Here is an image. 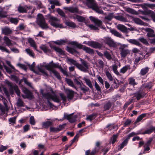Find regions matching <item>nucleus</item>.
Wrapping results in <instances>:
<instances>
[{"instance_id":"obj_1","label":"nucleus","mask_w":155,"mask_h":155,"mask_svg":"<svg viewBox=\"0 0 155 155\" xmlns=\"http://www.w3.org/2000/svg\"><path fill=\"white\" fill-rule=\"evenodd\" d=\"M68 60L73 64L75 66L78 68L81 71L85 72H87L88 71V70L89 69V63L86 61L80 58V61L82 64V65L77 62L75 60L71 58H68Z\"/></svg>"},{"instance_id":"obj_2","label":"nucleus","mask_w":155,"mask_h":155,"mask_svg":"<svg viewBox=\"0 0 155 155\" xmlns=\"http://www.w3.org/2000/svg\"><path fill=\"white\" fill-rule=\"evenodd\" d=\"M68 60L73 64L75 66L78 68L81 71L85 72H87L88 71V70L89 69V63L86 61L80 58V61L82 64V65L77 62L75 60L71 58H68Z\"/></svg>"},{"instance_id":"obj_3","label":"nucleus","mask_w":155,"mask_h":155,"mask_svg":"<svg viewBox=\"0 0 155 155\" xmlns=\"http://www.w3.org/2000/svg\"><path fill=\"white\" fill-rule=\"evenodd\" d=\"M42 94L44 98L47 99V104L51 107L54 106V104L50 102V100L51 99L56 103H59L61 101L59 97L55 94L53 95L50 94L49 92L46 93L42 92Z\"/></svg>"},{"instance_id":"obj_4","label":"nucleus","mask_w":155,"mask_h":155,"mask_svg":"<svg viewBox=\"0 0 155 155\" xmlns=\"http://www.w3.org/2000/svg\"><path fill=\"white\" fill-rule=\"evenodd\" d=\"M37 24L42 28H48V27L46 23L45 18L42 14L39 13L37 15Z\"/></svg>"},{"instance_id":"obj_5","label":"nucleus","mask_w":155,"mask_h":155,"mask_svg":"<svg viewBox=\"0 0 155 155\" xmlns=\"http://www.w3.org/2000/svg\"><path fill=\"white\" fill-rule=\"evenodd\" d=\"M47 69L48 70H51L52 68H57L61 69V70L64 74L65 71L61 68L60 65H59V63H53V61H52L49 64L47 65L46 66Z\"/></svg>"},{"instance_id":"obj_6","label":"nucleus","mask_w":155,"mask_h":155,"mask_svg":"<svg viewBox=\"0 0 155 155\" xmlns=\"http://www.w3.org/2000/svg\"><path fill=\"white\" fill-rule=\"evenodd\" d=\"M73 113L68 115L64 114V119H67L68 121L71 123H73L75 122L76 121V118H77L76 115L73 116Z\"/></svg>"},{"instance_id":"obj_7","label":"nucleus","mask_w":155,"mask_h":155,"mask_svg":"<svg viewBox=\"0 0 155 155\" xmlns=\"http://www.w3.org/2000/svg\"><path fill=\"white\" fill-rule=\"evenodd\" d=\"M7 84L10 87V90L11 92H12V93L13 92V89L16 94L18 96L20 95V92L18 88V87L17 85L15 84V85L13 86L12 83L10 82H8L7 83Z\"/></svg>"},{"instance_id":"obj_8","label":"nucleus","mask_w":155,"mask_h":155,"mask_svg":"<svg viewBox=\"0 0 155 155\" xmlns=\"http://www.w3.org/2000/svg\"><path fill=\"white\" fill-rule=\"evenodd\" d=\"M134 97H135L137 101L139 100L140 99L143 98L146 95V94L143 90H139L136 92L134 94Z\"/></svg>"},{"instance_id":"obj_9","label":"nucleus","mask_w":155,"mask_h":155,"mask_svg":"<svg viewBox=\"0 0 155 155\" xmlns=\"http://www.w3.org/2000/svg\"><path fill=\"white\" fill-rule=\"evenodd\" d=\"M22 91L25 95V97H24V95H22V97L24 98H32L33 96L31 92L28 89L25 87H23L22 88Z\"/></svg>"},{"instance_id":"obj_10","label":"nucleus","mask_w":155,"mask_h":155,"mask_svg":"<svg viewBox=\"0 0 155 155\" xmlns=\"http://www.w3.org/2000/svg\"><path fill=\"white\" fill-rule=\"evenodd\" d=\"M65 125V124H63L62 125H59L58 127H51L49 130L50 131V132L58 133L64 128V125Z\"/></svg>"},{"instance_id":"obj_11","label":"nucleus","mask_w":155,"mask_h":155,"mask_svg":"<svg viewBox=\"0 0 155 155\" xmlns=\"http://www.w3.org/2000/svg\"><path fill=\"white\" fill-rule=\"evenodd\" d=\"M142 29L147 32V36L148 38H153L155 37V34L154 31L152 29L147 28H142Z\"/></svg>"},{"instance_id":"obj_12","label":"nucleus","mask_w":155,"mask_h":155,"mask_svg":"<svg viewBox=\"0 0 155 155\" xmlns=\"http://www.w3.org/2000/svg\"><path fill=\"white\" fill-rule=\"evenodd\" d=\"M90 19L95 24V25L100 27L102 25V22L100 20L92 16L89 17Z\"/></svg>"},{"instance_id":"obj_13","label":"nucleus","mask_w":155,"mask_h":155,"mask_svg":"<svg viewBox=\"0 0 155 155\" xmlns=\"http://www.w3.org/2000/svg\"><path fill=\"white\" fill-rule=\"evenodd\" d=\"M32 7L31 6H28L25 5V7H23L21 6H19L18 8V11L20 13H25L27 12V9H31Z\"/></svg>"},{"instance_id":"obj_14","label":"nucleus","mask_w":155,"mask_h":155,"mask_svg":"<svg viewBox=\"0 0 155 155\" xmlns=\"http://www.w3.org/2000/svg\"><path fill=\"white\" fill-rule=\"evenodd\" d=\"M153 137L149 138V140L145 143L143 146L144 151H149L150 150V146L151 145V142L153 141Z\"/></svg>"},{"instance_id":"obj_15","label":"nucleus","mask_w":155,"mask_h":155,"mask_svg":"<svg viewBox=\"0 0 155 155\" xmlns=\"http://www.w3.org/2000/svg\"><path fill=\"white\" fill-rule=\"evenodd\" d=\"M89 45L95 48H101L102 45L100 43L94 41H91L89 42Z\"/></svg>"},{"instance_id":"obj_16","label":"nucleus","mask_w":155,"mask_h":155,"mask_svg":"<svg viewBox=\"0 0 155 155\" xmlns=\"http://www.w3.org/2000/svg\"><path fill=\"white\" fill-rule=\"evenodd\" d=\"M46 17L49 19V21L51 25L53 23H55V21H58V19L57 18L52 16L50 14L47 15L46 16Z\"/></svg>"},{"instance_id":"obj_17","label":"nucleus","mask_w":155,"mask_h":155,"mask_svg":"<svg viewBox=\"0 0 155 155\" xmlns=\"http://www.w3.org/2000/svg\"><path fill=\"white\" fill-rule=\"evenodd\" d=\"M86 5L89 8H93L96 5L94 0H86Z\"/></svg>"},{"instance_id":"obj_18","label":"nucleus","mask_w":155,"mask_h":155,"mask_svg":"<svg viewBox=\"0 0 155 155\" xmlns=\"http://www.w3.org/2000/svg\"><path fill=\"white\" fill-rule=\"evenodd\" d=\"M65 92L67 95V97L69 99H72L74 97V91L68 89H66Z\"/></svg>"},{"instance_id":"obj_19","label":"nucleus","mask_w":155,"mask_h":155,"mask_svg":"<svg viewBox=\"0 0 155 155\" xmlns=\"http://www.w3.org/2000/svg\"><path fill=\"white\" fill-rule=\"evenodd\" d=\"M105 42L110 47H115L117 46L116 44L110 38H107Z\"/></svg>"},{"instance_id":"obj_20","label":"nucleus","mask_w":155,"mask_h":155,"mask_svg":"<svg viewBox=\"0 0 155 155\" xmlns=\"http://www.w3.org/2000/svg\"><path fill=\"white\" fill-rule=\"evenodd\" d=\"M51 47L53 48L56 52H58L59 54L62 55H65V51L61 48L54 46H51Z\"/></svg>"},{"instance_id":"obj_21","label":"nucleus","mask_w":155,"mask_h":155,"mask_svg":"<svg viewBox=\"0 0 155 155\" xmlns=\"http://www.w3.org/2000/svg\"><path fill=\"white\" fill-rule=\"evenodd\" d=\"M66 50L68 52L74 55L75 54H79V52L74 48L67 46Z\"/></svg>"},{"instance_id":"obj_22","label":"nucleus","mask_w":155,"mask_h":155,"mask_svg":"<svg viewBox=\"0 0 155 155\" xmlns=\"http://www.w3.org/2000/svg\"><path fill=\"white\" fill-rule=\"evenodd\" d=\"M70 44L72 45L75 46L79 49H83V48L84 46L80 43H78L76 41H71Z\"/></svg>"},{"instance_id":"obj_23","label":"nucleus","mask_w":155,"mask_h":155,"mask_svg":"<svg viewBox=\"0 0 155 155\" xmlns=\"http://www.w3.org/2000/svg\"><path fill=\"white\" fill-rule=\"evenodd\" d=\"M117 28L118 29L123 32L127 33V32L128 29L127 27L123 25H119L117 26Z\"/></svg>"},{"instance_id":"obj_24","label":"nucleus","mask_w":155,"mask_h":155,"mask_svg":"<svg viewBox=\"0 0 155 155\" xmlns=\"http://www.w3.org/2000/svg\"><path fill=\"white\" fill-rule=\"evenodd\" d=\"M128 41L130 43L141 47L142 45L138 41L134 39H130Z\"/></svg>"},{"instance_id":"obj_25","label":"nucleus","mask_w":155,"mask_h":155,"mask_svg":"<svg viewBox=\"0 0 155 155\" xmlns=\"http://www.w3.org/2000/svg\"><path fill=\"white\" fill-rule=\"evenodd\" d=\"M28 43L30 44L31 46L34 49L37 50V46L35 41L31 38H29L28 39Z\"/></svg>"},{"instance_id":"obj_26","label":"nucleus","mask_w":155,"mask_h":155,"mask_svg":"<svg viewBox=\"0 0 155 155\" xmlns=\"http://www.w3.org/2000/svg\"><path fill=\"white\" fill-rule=\"evenodd\" d=\"M124 48V47H121L120 48V49H121L122 50L120 52L121 56L122 58H125L128 52V51L127 50L125 49Z\"/></svg>"},{"instance_id":"obj_27","label":"nucleus","mask_w":155,"mask_h":155,"mask_svg":"<svg viewBox=\"0 0 155 155\" xmlns=\"http://www.w3.org/2000/svg\"><path fill=\"white\" fill-rule=\"evenodd\" d=\"M52 125V122L49 121L43 122L42 124L43 127L45 128H48L49 127L51 126Z\"/></svg>"},{"instance_id":"obj_28","label":"nucleus","mask_w":155,"mask_h":155,"mask_svg":"<svg viewBox=\"0 0 155 155\" xmlns=\"http://www.w3.org/2000/svg\"><path fill=\"white\" fill-rule=\"evenodd\" d=\"M145 12L146 14H149L153 21L155 22V13L154 12L149 10L145 11Z\"/></svg>"},{"instance_id":"obj_29","label":"nucleus","mask_w":155,"mask_h":155,"mask_svg":"<svg viewBox=\"0 0 155 155\" xmlns=\"http://www.w3.org/2000/svg\"><path fill=\"white\" fill-rule=\"evenodd\" d=\"M149 115V114L147 113H143L139 115L137 118L135 123H137L140 121L143 118L146 117L147 115Z\"/></svg>"},{"instance_id":"obj_30","label":"nucleus","mask_w":155,"mask_h":155,"mask_svg":"<svg viewBox=\"0 0 155 155\" xmlns=\"http://www.w3.org/2000/svg\"><path fill=\"white\" fill-rule=\"evenodd\" d=\"M83 49L86 52L90 54H93L94 53V51L93 49L84 46L83 48Z\"/></svg>"},{"instance_id":"obj_31","label":"nucleus","mask_w":155,"mask_h":155,"mask_svg":"<svg viewBox=\"0 0 155 155\" xmlns=\"http://www.w3.org/2000/svg\"><path fill=\"white\" fill-rule=\"evenodd\" d=\"M129 140L126 138L125 140L120 144V147H119L118 150L119 151L121 150L124 147L126 146L128 141Z\"/></svg>"},{"instance_id":"obj_32","label":"nucleus","mask_w":155,"mask_h":155,"mask_svg":"<svg viewBox=\"0 0 155 155\" xmlns=\"http://www.w3.org/2000/svg\"><path fill=\"white\" fill-rule=\"evenodd\" d=\"M149 69V68L148 67H146L144 68H142L140 70V74L141 76L145 75L148 72Z\"/></svg>"},{"instance_id":"obj_33","label":"nucleus","mask_w":155,"mask_h":155,"mask_svg":"<svg viewBox=\"0 0 155 155\" xmlns=\"http://www.w3.org/2000/svg\"><path fill=\"white\" fill-rule=\"evenodd\" d=\"M133 21L136 24L140 25H144L145 23L140 18H134Z\"/></svg>"},{"instance_id":"obj_34","label":"nucleus","mask_w":155,"mask_h":155,"mask_svg":"<svg viewBox=\"0 0 155 155\" xmlns=\"http://www.w3.org/2000/svg\"><path fill=\"white\" fill-rule=\"evenodd\" d=\"M75 17H73L74 19H77L78 21L80 22H83L85 21V18L81 16L78 15H75Z\"/></svg>"},{"instance_id":"obj_35","label":"nucleus","mask_w":155,"mask_h":155,"mask_svg":"<svg viewBox=\"0 0 155 155\" xmlns=\"http://www.w3.org/2000/svg\"><path fill=\"white\" fill-rule=\"evenodd\" d=\"M84 80L86 84L89 86V87L93 91L94 89L93 87L91 82L90 80L85 78H84Z\"/></svg>"},{"instance_id":"obj_36","label":"nucleus","mask_w":155,"mask_h":155,"mask_svg":"<svg viewBox=\"0 0 155 155\" xmlns=\"http://www.w3.org/2000/svg\"><path fill=\"white\" fill-rule=\"evenodd\" d=\"M2 32L5 35H7L8 34H11L12 32V31L10 28L6 27L5 28L2 30Z\"/></svg>"},{"instance_id":"obj_37","label":"nucleus","mask_w":155,"mask_h":155,"mask_svg":"<svg viewBox=\"0 0 155 155\" xmlns=\"http://www.w3.org/2000/svg\"><path fill=\"white\" fill-rule=\"evenodd\" d=\"M34 4L37 6V8H44L41 1L36 0L34 2Z\"/></svg>"},{"instance_id":"obj_38","label":"nucleus","mask_w":155,"mask_h":155,"mask_svg":"<svg viewBox=\"0 0 155 155\" xmlns=\"http://www.w3.org/2000/svg\"><path fill=\"white\" fill-rule=\"evenodd\" d=\"M64 23L67 26L73 28H75L76 27V25L74 22L71 21H66Z\"/></svg>"},{"instance_id":"obj_39","label":"nucleus","mask_w":155,"mask_h":155,"mask_svg":"<svg viewBox=\"0 0 155 155\" xmlns=\"http://www.w3.org/2000/svg\"><path fill=\"white\" fill-rule=\"evenodd\" d=\"M68 10L70 12L72 13H78V9L76 7H71L69 8Z\"/></svg>"},{"instance_id":"obj_40","label":"nucleus","mask_w":155,"mask_h":155,"mask_svg":"<svg viewBox=\"0 0 155 155\" xmlns=\"http://www.w3.org/2000/svg\"><path fill=\"white\" fill-rule=\"evenodd\" d=\"M92 9L98 13L101 14H103V11L102 9H100L97 5L92 8Z\"/></svg>"},{"instance_id":"obj_41","label":"nucleus","mask_w":155,"mask_h":155,"mask_svg":"<svg viewBox=\"0 0 155 155\" xmlns=\"http://www.w3.org/2000/svg\"><path fill=\"white\" fill-rule=\"evenodd\" d=\"M138 40L139 41L141 42L144 45H145L147 46H149V44L147 41V39L145 38H144L143 37L140 38L138 39Z\"/></svg>"},{"instance_id":"obj_42","label":"nucleus","mask_w":155,"mask_h":155,"mask_svg":"<svg viewBox=\"0 0 155 155\" xmlns=\"http://www.w3.org/2000/svg\"><path fill=\"white\" fill-rule=\"evenodd\" d=\"M97 116V114H92L88 115L86 118V120L91 121L92 120L94 119Z\"/></svg>"},{"instance_id":"obj_43","label":"nucleus","mask_w":155,"mask_h":155,"mask_svg":"<svg viewBox=\"0 0 155 155\" xmlns=\"http://www.w3.org/2000/svg\"><path fill=\"white\" fill-rule=\"evenodd\" d=\"M66 81L67 84H68L69 86H71V87L75 88L77 90V88L74 85L73 81L70 79H67Z\"/></svg>"},{"instance_id":"obj_44","label":"nucleus","mask_w":155,"mask_h":155,"mask_svg":"<svg viewBox=\"0 0 155 155\" xmlns=\"http://www.w3.org/2000/svg\"><path fill=\"white\" fill-rule=\"evenodd\" d=\"M137 135L139 134H149V131L148 128H147L146 130L143 132H142L141 130H139L136 133Z\"/></svg>"},{"instance_id":"obj_45","label":"nucleus","mask_w":155,"mask_h":155,"mask_svg":"<svg viewBox=\"0 0 155 155\" xmlns=\"http://www.w3.org/2000/svg\"><path fill=\"white\" fill-rule=\"evenodd\" d=\"M57 12L58 14L62 17L65 18H66V16L65 15L64 12L60 8H58L57 9Z\"/></svg>"},{"instance_id":"obj_46","label":"nucleus","mask_w":155,"mask_h":155,"mask_svg":"<svg viewBox=\"0 0 155 155\" xmlns=\"http://www.w3.org/2000/svg\"><path fill=\"white\" fill-rule=\"evenodd\" d=\"M51 71L54 74V75L59 80H61V78L59 73L58 71L53 69H51Z\"/></svg>"},{"instance_id":"obj_47","label":"nucleus","mask_w":155,"mask_h":155,"mask_svg":"<svg viewBox=\"0 0 155 155\" xmlns=\"http://www.w3.org/2000/svg\"><path fill=\"white\" fill-rule=\"evenodd\" d=\"M110 32L115 36L120 38L121 35L117 31L114 29H112L110 30Z\"/></svg>"},{"instance_id":"obj_48","label":"nucleus","mask_w":155,"mask_h":155,"mask_svg":"<svg viewBox=\"0 0 155 155\" xmlns=\"http://www.w3.org/2000/svg\"><path fill=\"white\" fill-rule=\"evenodd\" d=\"M129 84L134 86L137 84L135 81V80L133 78H130L129 79Z\"/></svg>"},{"instance_id":"obj_49","label":"nucleus","mask_w":155,"mask_h":155,"mask_svg":"<svg viewBox=\"0 0 155 155\" xmlns=\"http://www.w3.org/2000/svg\"><path fill=\"white\" fill-rule=\"evenodd\" d=\"M111 106V103L110 102H108L105 104L104 107V110H108L110 109Z\"/></svg>"},{"instance_id":"obj_50","label":"nucleus","mask_w":155,"mask_h":155,"mask_svg":"<svg viewBox=\"0 0 155 155\" xmlns=\"http://www.w3.org/2000/svg\"><path fill=\"white\" fill-rule=\"evenodd\" d=\"M104 55L108 60H110L112 59L111 55L107 51H104Z\"/></svg>"},{"instance_id":"obj_51","label":"nucleus","mask_w":155,"mask_h":155,"mask_svg":"<svg viewBox=\"0 0 155 155\" xmlns=\"http://www.w3.org/2000/svg\"><path fill=\"white\" fill-rule=\"evenodd\" d=\"M17 105L19 107L24 106V103L21 99H18L17 102Z\"/></svg>"},{"instance_id":"obj_52","label":"nucleus","mask_w":155,"mask_h":155,"mask_svg":"<svg viewBox=\"0 0 155 155\" xmlns=\"http://www.w3.org/2000/svg\"><path fill=\"white\" fill-rule=\"evenodd\" d=\"M66 41L64 40L61 39L60 40H57L54 41V43L57 45H61L66 43Z\"/></svg>"},{"instance_id":"obj_53","label":"nucleus","mask_w":155,"mask_h":155,"mask_svg":"<svg viewBox=\"0 0 155 155\" xmlns=\"http://www.w3.org/2000/svg\"><path fill=\"white\" fill-rule=\"evenodd\" d=\"M114 18L117 20L119 21H125L126 19L124 17L122 16H115Z\"/></svg>"},{"instance_id":"obj_54","label":"nucleus","mask_w":155,"mask_h":155,"mask_svg":"<svg viewBox=\"0 0 155 155\" xmlns=\"http://www.w3.org/2000/svg\"><path fill=\"white\" fill-rule=\"evenodd\" d=\"M25 51L28 54L29 56L31 57H34V54L33 51L31 50L29 48H27L25 49Z\"/></svg>"},{"instance_id":"obj_55","label":"nucleus","mask_w":155,"mask_h":155,"mask_svg":"<svg viewBox=\"0 0 155 155\" xmlns=\"http://www.w3.org/2000/svg\"><path fill=\"white\" fill-rule=\"evenodd\" d=\"M113 70L114 73L117 75H120V74L117 70V66L115 64L112 65Z\"/></svg>"},{"instance_id":"obj_56","label":"nucleus","mask_w":155,"mask_h":155,"mask_svg":"<svg viewBox=\"0 0 155 155\" xmlns=\"http://www.w3.org/2000/svg\"><path fill=\"white\" fill-rule=\"evenodd\" d=\"M5 41L7 45L9 47L10 46L12 45L11 40L8 37H5Z\"/></svg>"},{"instance_id":"obj_57","label":"nucleus","mask_w":155,"mask_h":155,"mask_svg":"<svg viewBox=\"0 0 155 155\" xmlns=\"http://www.w3.org/2000/svg\"><path fill=\"white\" fill-rule=\"evenodd\" d=\"M9 21L12 23H13L16 25L18 24V20L16 18H11Z\"/></svg>"},{"instance_id":"obj_58","label":"nucleus","mask_w":155,"mask_h":155,"mask_svg":"<svg viewBox=\"0 0 155 155\" xmlns=\"http://www.w3.org/2000/svg\"><path fill=\"white\" fill-rule=\"evenodd\" d=\"M74 82L76 84L78 85L79 87L81 86V83H82V81L80 79L78 80L77 79L75 78L74 79Z\"/></svg>"},{"instance_id":"obj_59","label":"nucleus","mask_w":155,"mask_h":155,"mask_svg":"<svg viewBox=\"0 0 155 155\" xmlns=\"http://www.w3.org/2000/svg\"><path fill=\"white\" fill-rule=\"evenodd\" d=\"M30 124L32 125H34L35 124V121L33 116L30 117L29 119Z\"/></svg>"},{"instance_id":"obj_60","label":"nucleus","mask_w":155,"mask_h":155,"mask_svg":"<svg viewBox=\"0 0 155 155\" xmlns=\"http://www.w3.org/2000/svg\"><path fill=\"white\" fill-rule=\"evenodd\" d=\"M52 26H53L55 28H65V27H64L62 24L56 23H53L52 24Z\"/></svg>"},{"instance_id":"obj_61","label":"nucleus","mask_w":155,"mask_h":155,"mask_svg":"<svg viewBox=\"0 0 155 155\" xmlns=\"http://www.w3.org/2000/svg\"><path fill=\"white\" fill-rule=\"evenodd\" d=\"M129 69H130V67L129 66ZM128 69V67L127 66H125L120 69V72L123 74L125 73L127 70Z\"/></svg>"},{"instance_id":"obj_62","label":"nucleus","mask_w":155,"mask_h":155,"mask_svg":"<svg viewBox=\"0 0 155 155\" xmlns=\"http://www.w3.org/2000/svg\"><path fill=\"white\" fill-rule=\"evenodd\" d=\"M106 75L107 78L110 81H113V78L111 75V74L108 71H106Z\"/></svg>"},{"instance_id":"obj_63","label":"nucleus","mask_w":155,"mask_h":155,"mask_svg":"<svg viewBox=\"0 0 155 155\" xmlns=\"http://www.w3.org/2000/svg\"><path fill=\"white\" fill-rule=\"evenodd\" d=\"M143 6L144 7H147L150 8H153L154 7H155V5L153 4H150L149 3H145L143 4Z\"/></svg>"},{"instance_id":"obj_64","label":"nucleus","mask_w":155,"mask_h":155,"mask_svg":"<svg viewBox=\"0 0 155 155\" xmlns=\"http://www.w3.org/2000/svg\"><path fill=\"white\" fill-rule=\"evenodd\" d=\"M0 50L2 51H5L8 53H10V51H9V50L6 48L5 47H4L3 46L0 45Z\"/></svg>"}]
</instances>
